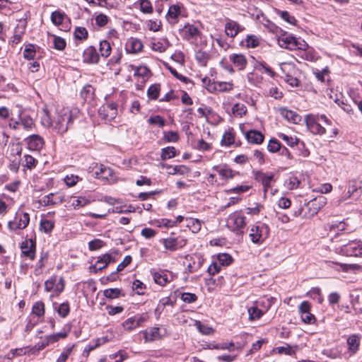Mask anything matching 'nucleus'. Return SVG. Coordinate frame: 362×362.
Returning <instances> with one entry per match:
<instances>
[{
    "instance_id": "11",
    "label": "nucleus",
    "mask_w": 362,
    "mask_h": 362,
    "mask_svg": "<svg viewBox=\"0 0 362 362\" xmlns=\"http://www.w3.org/2000/svg\"><path fill=\"white\" fill-rule=\"evenodd\" d=\"M146 317L142 315H136L128 318L122 323V327L127 331H132L140 327L146 321Z\"/></svg>"
},
{
    "instance_id": "49",
    "label": "nucleus",
    "mask_w": 362,
    "mask_h": 362,
    "mask_svg": "<svg viewBox=\"0 0 362 362\" xmlns=\"http://www.w3.org/2000/svg\"><path fill=\"white\" fill-rule=\"evenodd\" d=\"M54 222L47 219L41 220L40 224V229L44 233H50L54 228Z\"/></svg>"
},
{
    "instance_id": "15",
    "label": "nucleus",
    "mask_w": 362,
    "mask_h": 362,
    "mask_svg": "<svg viewBox=\"0 0 362 362\" xmlns=\"http://www.w3.org/2000/svg\"><path fill=\"white\" fill-rule=\"evenodd\" d=\"M116 259L112 255L106 253L102 256L98 257V260L93 266V268L97 270H103L106 268L111 262H115Z\"/></svg>"
},
{
    "instance_id": "52",
    "label": "nucleus",
    "mask_w": 362,
    "mask_h": 362,
    "mask_svg": "<svg viewBox=\"0 0 362 362\" xmlns=\"http://www.w3.org/2000/svg\"><path fill=\"white\" fill-rule=\"evenodd\" d=\"M36 54L35 47L34 45L29 44L27 45L23 51V57L27 59H33Z\"/></svg>"
},
{
    "instance_id": "35",
    "label": "nucleus",
    "mask_w": 362,
    "mask_h": 362,
    "mask_svg": "<svg viewBox=\"0 0 362 362\" xmlns=\"http://www.w3.org/2000/svg\"><path fill=\"white\" fill-rule=\"evenodd\" d=\"M187 226L192 230V233H198L201 230L202 221L197 219L189 218H187Z\"/></svg>"
},
{
    "instance_id": "8",
    "label": "nucleus",
    "mask_w": 362,
    "mask_h": 362,
    "mask_svg": "<svg viewBox=\"0 0 362 362\" xmlns=\"http://www.w3.org/2000/svg\"><path fill=\"white\" fill-rule=\"evenodd\" d=\"M273 298H267V307L265 309L259 308L256 304L255 306L250 307L247 309L249 320L255 321L259 320L272 306L273 303Z\"/></svg>"
},
{
    "instance_id": "19",
    "label": "nucleus",
    "mask_w": 362,
    "mask_h": 362,
    "mask_svg": "<svg viewBox=\"0 0 362 362\" xmlns=\"http://www.w3.org/2000/svg\"><path fill=\"white\" fill-rule=\"evenodd\" d=\"M27 144L30 150L39 151L44 145L43 139L37 134H33L27 138Z\"/></svg>"
},
{
    "instance_id": "50",
    "label": "nucleus",
    "mask_w": 362,
    "mask_h": 362,
    "mask_svg": "<svg viewBox=\"0 0 362 362\" xmlns=\"http://www.w3.org/2000/svg\"><path fill=\"white\" fill-rule=\"evenodd\" d=\"M89 203L90 201L83 197H76L71 200V206H74V209L86 206Z\"/></svg>"
},
{
    "instance_id": "22",
    "label": "nucleus",
    "mask_w": 362,
    "mask_h": 362,
    "mask_svg": "<svg viewBox=\"0 0 362 362\" xmlns=\"http://www.w3.org/2000/svg\"><path fill=\"white\" fill-rule=\"evenodd\" d=\"M95 175L98 179L109 180L112 178L113 170L103 165H100L95 170Z\"/></svg>"
},
{
    "instance_id": "13",
    "label": "nucleus",
    "mask_w": 362,
    "mask_h": 362,
    "mask_svg": "<svg viewBox=\"0 0 362 362\" xmlns=\"http://www.w3.org/2000/svg\"><path fill=\"white\" fill-rule=\"evenodd\" d=\"M320 204L316 199H312L305 204L304 218H310L316 215L320 209Z\"/></svg>"
},
{
    "instance_id": "63",
    "label": "nucleus",
    "mask_w": 362,
    "mask_h": 362,
    "mask_svg": "<svg viewBox=\"0 0 362 362\" xmlns=\"http://www.w3.org/2000/svg\"><path fill=\"white\" fill-rule=\"evenodd\" d=\"M80 180H81V178L78 176L73 175V174H71V175H67L65 177L64 182H65L66 185H68L69 187H73Z\"/></svg>"
},
{
    "instance_id": "21",
    "label": "nucleus",
    "mask_w": 362,
    "mask_h": 362,
    "mask_svg": "<svg viewBox=\"0 0 362 362\" xmlns=\"http://www.w3.org/2000/svg\"><path fill=\"white\" fill-rule=\"evenodd\" d=\"M229 59L240 71L245 69L247 63L245 56L243 54H232L229 56Z\"/></svg>"
},
{
    "instance_id": "60",
    "label": "nucleus",
    "mask_w": 362,
    "mask_h": 362,
    "mask_svg": "<svg viewBox=\"0 0 362 362\" xmlns=\"http://www.w3.org/2000/svg\"><path fill=\"white\" fill-rule=\"evenodd\" d=\"M74 36L78 40H85L88 37V31L83 27H77L74 31Z\"/></svg>"
},
{
    "instance_id": "9",
    "label": "nucleus",
    "mask_w": 362,
    "mask_h": 362,
    "mask_svg": "<svg viewBox=\"0 0 362 362\" xmlns=\"http://www.w3.org/2000/svg\"><path fill=\"white\" fill-rule=\"evenodd\" d=\"M212 170L216 171L220 178L223 181H228L230 179H233L235 175H238V172L233 170L226 164H221L214 165L212 167Z\"/></svg>"
},
{
    "instance_id": "17",
    "label": "nucleus",
    "mask_w": 362,
    "mask_h": 362,
    "mask_svg": "<svg viewBox=\"0 0 362 362\" xmlns=\"http://www.w3.org/2000/svg\"><path fill=\"white\" fill-rule=\"evenodd\" d=\"M243 30L236 21L228 20L225 25L226 34L230 37H234L238 33Z\"/></svg>"
},
{
    "instance_id": "42",
    "label": "nucleus",
    "mask_w": 362,
    "mask_h": 362,
    "mask_svg": "<svg viewBox=\"0 0 362 362\" xmlns=\"http://www.w3.org/2000/svg\"><path fill=\"white\" fill-rule=\"evenodd\" d=\"M166 168L170 170L168 173L170 175H185L188 172V168L185 165H167Z\"/></svg>"
},
{
    "instance_id": "4",
    "label": "nucleus",
    "mask_w": 362,
    "mask_h": 362,
    "mask_svg": "<svg viewBox=\"0 0 362 362\" xmlns=\"http://www.w3.org/2000/svg\"><path fill=\"white\" fill-rule=\"evenodd\" d=\"M318 115L309 114L305 117L307 129L314 135H323L326 133L325 127L318 122Z\"/></svg>"
},
{
    "instance_id": "16",
    "label": "nucleus",
    "mask_w": 362,
    "mask_h": 362,
    "mask_svg": "<svg viewBox=\"0 0 362 362\" xmlns=\"http://www.w3.org/2000/svg\"><path fill=\"white\" fill-rule=\"evenodd\" d=\"M296 40L293 35H282L278 39L279 45L285 49L290 50H295Z\"/></svg>"
},
{
    "instance_id": "44",
    "label": "nucleus",
    "mask_w": 362,
    "mask_h": 362,
    "mask_svg": "<svg viewBox=\"0 0 362 362\" xmlns=\"http://www.w3.org/2000/svg\"><path fill=\"white\" fill-rule=\"evenodd\" d=\"M217 262L221 266H228L232 263L233 258L227 253H222L218 255Z\"/></svg>"
},
{
    "instance_id": "51",
    "label": "nucleus",
    "mask_w": 362,
    "mask_h": 362,
    "mask_svg": "<svg viewBox=\"0 0 362 362\" xmlns=\"http://www.w3.org/2000/svg\"><path fill=\"white\" fill-rule=\"evenodd\" d=\"M33 314L37 315V317L43 316L45 314V305L42 302L38 301L36 302L32 308Z\"/></svg>"
},
{
    "instance_id": "64",
    "label": "nucleus",
    "mask_w": 362,
    "mask_h": 362,
    "mask_svg": "<svg viewBox=\"0 0 362 362\" xmlns=\"http://www.w3.org/2000/svg\"><path fill=\"white\" fill-rule=\"evenodd\" d=\"M164 139L168 142H177L179 140V135L176 132H164Z\"/></svg>"
},
{
    "instance_id": "34",
    "label": "nucleus",
    "mask_w": 362,
    "mask_h": 362,
    "mask_svg": "<svg viewBox=\"0 0 362 362\" xmlns=\"http://www.w3.org/2000/svg\"><path fill=\"white\" fill-rule=\"evenodd\" d=\"M247 112V107L244 104L237 103L232 107V113L235 117H242Z\"/></svg>"
},
{
    "instance_id": "56",
    "label": "nucleus",
    "mask_w": 362,
    "mask_h": 362,
    "mask_svg": "<svg viewBox=\"0 0 362 362\" xmlns=\"http://www.w3.org/2000/svg\"><path fill=\"white\" fill-rule=\"evenodd\" d=\"M281 146L280 142L275 139H270L267 145V149L271 153H276L279 151L281 149Z\"/></svg>"
},
{
    "instance_id": "54",
    "label": "nucleus",
    "mask_w": 362,
    "mask_h": 362,
    "mask_svg": "<svg viewBox=\"0 0 362 362\" xmlns=\"http://www.w3.org/2000/svg\"><path fill=\"white\" fill-rule=\"evenodd\" d=\"M121 291V289L117 288H108L103 291V294L107 298L114 299L118 298L120 296Z\"/></svg>"
},
{
    "instance_id": "59",
    "label": "nucleus",
    "mask_w": 362,
    "mask_h": 362,
    "mask_svg": "<svg viewBox=\"0 0 362 362\" xmlns=\"http://www.w3.org/2000/svg\"><path fill=\"white\" fill-rule=\"evenodd\" d=\"M54 47L58 50H63L66 47V42L64 38L58 36H54Z\"/></svg>"
},
{
    "instance_id": "32",
    "label": "nucleus",
    "mask_w": 362,
    "mask_h": 362,
    "mask_svg": "<svg viewBox=\"0 0 362 362\" xmlns=\"http://www.w3.org/2000/svg\"><path fill=\"white\" fill-rule=\"evenodd\" d=\"M180 13V8L178 5L170 6L166 15L167 20L171 23H175Z\"/></svg>"
},
{
    "instance_id": "41",
    "label": "nucleus",
    "mask_w": 362,
    "mask_h": 362,
    "mask_svg": "<svg viewBox=\"0 0 362 362\" xmlns=\"http://www.w3.org/2000/svg\"><path fill=\"white\" fill-rule=\"evenodd\" d=\"M99 51L102 57H109L111 53V45L110 42L107 40L101 41L100 43Z\"/></svg>"
},
{
    "instance_id": "5",
    "label": "nucleus",
    "mask_w": 362,
    "mask_h": 362,
    "mask_svg": "<svg viewBox=\"0 0 362 362\" xmlns=\"http://www.w3.org/2000/svg\"><path fill=\"white\" fill-rule=\"evenodd\" d=\"M227 226L233 231H240L246 226L245 217L240 211L229 215Z\"/></svg>"
},
{
    "instance_id": "1",
    "label": "nucleus",
    "mask_w": 362,
    "mask_h": 362,
    "mask_svg": "<svg viewBox=\"0 0 362 362\" xmlns=\"http://www.w3.org/2000/svg\"><path fill=\"white\" fill-rule=\"evenodd\" d=\"M78 113L79 110L76 108L64 107L52 116L48 110L44 109L41 117V124L45 127H52L59 134H64L68 130L74 119L78 117Z\"/></svg>"
},
{
    "instance_id": "24",
    "label": "nucleus",
    "mask_w": 362,
    "mask_h": 362,
    "mask_svg": "<svg viewBox=\"0 0 362 362\" xmlns=\"http://www.w3.org/2000/svg\"><path fill=\"white\" fill-rule=\"evenodd\" d=\"M246 139L250 144H260L263 142L264 136L259 131L250 130L245 134Z\"/></svg>"
},
{
    "instance_id": "7",
    "label": "nucleus",
    "mask_w": 362,
    "mask_h": 362,
    "mask_svg": "<svg viewBox=\"0 0 362 362\" xmlns=\"http://www.w3.org/2000/svg\"><path fill=\"white\" fill-rule=\"evenodd\" d=\"M341 252L346 256L362 257V244L350 242L341 247Z\"/></svg>"
},
{
    "instance_id": "18",
    "label": "nucleus",
    "mask_w": 362,
    "mask_h": 362,
    "mask_svg": "<svg viewBox=\"0 0 362 362\" xmlns=\"http://www.w3.org/2000/svg\"><path fill=\"white\" fill-rule=\"evenodd\" d=\"M64 201V196L59 192L50 193L43 197L42 202L45 206L57 205Z\"/></svg>"
},
{
    "instance_id": "23",
    "label": "nucleus",
    "mask_w": 362,
    "mask_h": 362,
    "mask_svg": "<svg viewBox=\"0 0 362 362\" xmlns=\"http://www.w3.org/2000/svg\"><path fill=\"white\" fill-rule=\"evenodd\" d=\"M184 38L187 40H197L198 35H199V31L198 28L190 24H187L185 25L182 29Z\"/></svg>"
},
{
    "instance_id": "43",
    "label": "nucleus",
    "mask_w": 362,
    "mask_h": 362,
    "mask_svg": "<svg viewBox=\"0 0 362 362\" xmlns=\"http://www.w3.org/2000/svg\"><path fill=\"white\" fill-rule=\"evenodd\" d=\"M65 16H66L64 12L56 11L52 13L51 21L54 25H59L62 24Z\"/></svg>"
},
{
    "instance_id": "30",
    "label": "nucleus",
    "mask_w": 362,
    "mask_h": 362,
    "mask_svg": "<svg viewBox=\"0 0 362 362\" xmlns=\"http://www.w3.org/2000/svg\"><path fill=\"white\" fill-rule=\"evenodd\" d=\"M154 282L161 286H165L168 281V276L165 271L152 272Z\"/></svg>"
},
{
    "instance_id": "47",
    "label": "nucleus",
    "mask_w": 362,
    "mask_h": 362,
    "mask_svg": "<svg viewBox=\"0 0 362 362\" xmlns=\"http://www.w3.org/2000/svg\"><path fill=\"white\" fill-rule=\"evenodd\" d=\"M81 95L86 101L91 100L93 95V88L90 85L85 86L81 91Z\"/></svg>"
},
{
    "instance_id": "3",
    "label": "nucleus",
    "mask_w": 362,
    "mask_h": 362,
    "mask_svg": "<svg viewBox=\"0 0 362 362\" xmlns=\"http://www.w3.org/2000/svg\"><path fill=\"white\" fill-rule=\"evenodd\" d=\"M30 222V215L27 212L18 210L13 220L8 222V228L10 231L23 230L25 228Z\"/></svg>"
},
{
    "instance_id": "6",
    "label": "nucleus",
    "mask_w": 362,
    "mask_h": 362,
    "mask_svg": "<svg viewBox=\"0 0 362 362\" xmlns=\"http://www.w3.org/2000/svg\"><path fill=\"white\" fill-rule=\"evenodd\" d=\"M298 313L300 315L302 321L308 325H313L316 319L311 313V304L308 301H303L298 306Z\"/></svg>"
},
{
    "instance_id": "46",
    "label": "nucleus",
    "mask_w": 362,
    "mask_h": 362,
    "mask_svg": "<svg viewBox=\"0 0 362 362\" xmlns=\"http://www.w3.org/2000/svg\"><path fill=\"white\" fill-rule=\"evenodd\" d=\"M160 90L159 84L151 85L147 90L148 98L152 100H156L159 95Z\"/></svg>"
},
{
    "instance_id": "53",
    "label": "nucleus",
    "mask_w": 362,
    "mask_h": 362,
    "mask_svg": "<svg viewBox=\"0 0 362 362\" xmlns=\"http://www.w3.org/2000/svg\"><path fill=\"white\" fill-rule=\"evenodd\" d=\"M235 141V136L230 132H226L223 136L221 144L222 146H230Z\"/></svg>"
},
{
    "instance_id": "55",
    "label": "nucleus",
    "mask_w": 362,
    "mask_h": 362,
    "mask_svg": "<svg viewBox=\"0 0 362 362\" xmlns=\"http://www.w3.org/2000/svg\"><path fill=\"white\" fill-rule=\"evenodd\" d=\"M148 122L153 125H158L159 127H163L165 124V120L160 115L150 117Z\"/></svg>"
},
{
    "instance_id": "31",
    "label": "nucleus",
    "mask_w": 362,
    "mask_h": 362,
    "mask_svg": "<svg viewBox=\"0 0 362 362\" xmlns=\"http://www.w3.org/2000/svg\"><path fill=\"white\" fill-rule=\"evenodd\" d=\"M280 71L281 74L284 75V78L295 74L296 71V66L294 64L291 62H283L279 64Z\"/></svg>"
},
{
    "instance_id": "20",
    "label": "nucleus",
    "mask_w": 362,
    "mask_h": 362,
    "mask_svg": "<svg viewBox=\"0 0 362 362\" xmlns=\"http://www.w3.org/2000/svg\"><path fill=\"white\" fill-rule=\"evenodd\" d=\"M83 57L84 61L89 63L95 64L99 61V54L93 46H89L84 50Z\"/></svg>"
},
{
    "instance_id": "48",
    "label": "nucleus",
    "mask_w": 362,
    "mask_h": 362,
    "mask_svg": "<svg viewBox=\"0 0 362 362\" xmlns=\"http://www.w3.org/2000/svg\"><path fill=\"white\" fill-rule=\"evenodd\" d=\"M260 38L255 35H247L246 38V46L247 47L255 48L260 43Z\"/></svg>"
},
{
    "instance_id": "39",
    "label": "nucleus",
    "mask_w": 362,
    "mask_h": 362,
    "mask_svg": "<svg viewBox=\"0 0 362 362\" xmlns=\"http://www.w3.org/2000/svg\"><path fill=\"white\" fill-rule=\"evenodd\" d=\"M278 136L279 139L284 140L286 142V144L291 147H293L294 146L298 145L300 143V140L296 137L288 136L284 133H279L278 134Z\"/></svg>"
},
{
    "instance_id": "61",
    "label": "nucleus",
    "mask_w": 362,
    "mask_h": 362,
    "mask_svg": "<svg viewBox=\"0 0 362 362\" xmlns=\"http://www.w3.org/2000/svg\"><path fill=\"white\" fill-rule=\"evenodd\" d=\"M69 305L67 302L60 304L57 309V313L62 317H66L69 315Z\"/></svg>"
},
{
    "instance_id": "40",
    "label": "nucleus",
    "mask_w": 362,
    "mask_h": 362,
    "mask_svg": "<svg viewBox=\"0 0 362 362\" xmlns=\"http://www.w3.org/2000/svg\"><path fill=\"white\" fill-rule=\"evenodd\" d=\"M129 51L133 53H138L141 52L143 49V44L140 40L138 39H131L129 42Z\"/></svg>"
},
{
    "instance_id": "10",
    "label": "nucleus",
    "mask_w": 362,
    "mask_h": 362,
    "mask_svg": "<svg viewBox=\"0 0 362 362\" xmlns=\"http://www.w3.org/2000/svg\"><path fill=\"white\" fill-rule=\"evenodd\" d=\"M35 240L32 238L27 239L21 244L23 255L31 260L35 257Z\"/></svg>"
},
{
    "instance_id": "14",
    "label": "nucleus",
    "mask_w": 362,
    "mask_h": 362,
    "mask_svg": "<svg viewBox=\"0 0 362 362\" xmlns=\"http://www.w3.org/2000/svg\"><path fill=\"white\" fill-rule=\"evenodd\" d=\"M255 179L262 183L264 188V192L267 191V189L270 187L271 182L274 180V174L272 173H263L262 171H257L255 174Z\"/></svg>"
},
{
    "instance_id": "2",
    "label": "nucleus",
    "mask_w": 362,
    "mask_h": 362,
    "mask_svg": "<svg viewBox=\"0 0 362 362\" xmlns=\"http://www.w3.org/2000/svg\"><path fill=\"white\" fill-rule=\"evenodd\" d=\"M269 235V228L265 223L257 222L252 225L249 236L251 241L255 244H262Z\"/></svg>"
},
{
    "instance_id": "28",
    "label": "nucleus",
    "mask_w": 362,
    "mask_h": 362,
    "mask_svg": "<svg viewBox=\"0 0 362 362\" xmlns=\"http://www.w3.org/2000/svg\"><path fill=\"white\" fill-rule=\"evenodd\" d=\"M348 349L351 354H354L358 350L360 346V337L357 334L349 336L346 341Z\"/></svg>"
},
{
    "instance_id": "27",
    "label": "nucleus",
    "mask_w": 362,
    "mask_h": 362,
    "mask_svg": "<svg viewBox=\"0 0 362 362\" xmlns=\"http://www.w3.org/2000/svg\"><path fill=\"white\" fill-rule=\"evenodd\" d=\"M279 112L281 115L288 122L296 124L300 121V116L294 111L286 107H281Z\"/></svg>"
},
{
    "instance_id": "37",
    "label": "nucleus",
    "mask_w": 362,
    "mask_h": 362,
    "mask_svg": "<svg viewBox=\"0 0 362 362\" xmlns=\"http://www.w3.org/2000/svg\"><path fill=\"white\" fill-rule=\"evenodd\" d=\"M26 28V22L25 20H20L19 23L17 25L15 29V33L13 35L14 41L19 42L21 39L22 35L24 33Z\"/></svg>"
},
{
    "instance_id": "26",
    "label": "nucleus",
    "mask_w": 362,
    "mask_h": 362,
    "mask_svg": "<svg viewBox=\"0 0 362 362\" xmlns=\"http://www.w3.org/2000/svg\"><path fill=\"white\" fill-rule=\"evenodd\" d=\"M18 117H20L21 126L23 127L24 129L30 130L35 126V123L33 119L30 116L23 113L21 110H18Z\"/></svg>"
},
{
    "instance_id": "45",
    "label": "nucleus",
    "mask_w": 362,
    "mask_h": 362,
    "mask_svg": "<svg viewBox=\"0 0 362 362\" xmlns=\"http://www.w3.org/2000/svg\"><path fill=\"white\" fill-rule=\"evenodd\" d=\"M195 58L202 66H205L209 59V54L206 52L199 50L196 52Z\"/></svg>"
},
{
    "instance_id": "12",
    "label": "nucleus",
    "mask_w": 362,
    "mask_h": 362,
    "mask_svg": "<svg viewBox=\"0 0 362 362\" xmlns=\"http://www.w3.org/2000/svg\"><path fill=\"white\" fill-rule=\"evenodd\" d=\"M117 105L109 103L101 107L99 110L100 115L106 120L114 119L117 115Z\"/></svg>"
},
{
    "instance_id": "33",
    "label": "nucleus",
    "mask_w": 362,
    "mask_h": 362,
    "mask_svg": "<svg viewBox=\"0 0 362 362\" xmlns=\"http://www.w3.org/2000/svg\"><path fill=\"white\" fill-rule=\"evenodd\" d=\"M233 88L230 82H214L213 90L219 92H229Z\"/></svg>"
},
{
    "instance_id": "62",
    "label": "nucleus",
    "mask_w": 362,
    "mask_h": 362,
    "mask_svg": "<svg viewBox=\"0 0 362 362\" xmlns=\"http://www.w3.org/2000/svg\"><path fill=\"white\" fill-rule=\"evenodd\" d=\"M335 103L346 112L350 114L352 112V107L350 104L347 103L346 100L337 99Z\"/></svg>"
},
{
    "instance_id": "25",
    "label": "nucleus",
    "mask_w": 362,
    "mask_h": 362,
    "mask_svg": "<svg viewBox=\"0 0 362 362\" xmlns=\"http://www.w3.org/2000/svg\"><path fill=\"white\" fill-rule=\"evenodd\" d=\"M146 341H153L160 339L162 337L158 327H151L143 332Z\"/></svg>"
},
{
    "instance_id": "57",
    "label": "nucleus",
    "mask_w": 362,
    "mask_h": 362,
    "mask_svg": "<svg viewBox=\"0 0 362 362\" xmlns=\"http://www.w3.org/2000/svg\"><path fill=\"white\" fill-rule=\"evenodd\" d=\"M278 14L281 16L282 19L291 25H295L296 23V20L294 16H291L288 11H278Z\"/></svg>"
},
{
    "instance_id": "58",
    "label": "nucleus",
    "mask_w": 362,
    "mask_h": 362,
    "mask_svg": "<svg viewBox=\"0 0 362 362\" xmlns=\"http://www.w3.org/2000/svg\"><path fill=\"white\" fill-rule=\"evenodd\" d=\"M74 346L75 345L73 344L66 347L61 354V355L59 356V357L57 358V362H65L68 358L69 356L71 354Z\"/></svg>"
},
{
    "instance_id": "36",
    "label": "nucleus",
    "mask_w": 362,
    "mask_h": 362,
    "mask_svg": "<svg viewBox=\"0 0 362 362\" xmlns=\"http://www.w3.org/2000/svg\"><path fill=\"white\" fill-rule=\"evenodd\" d=\"M161 243L163 244L164 247L170 251H175L177 250V242L176 238H168L162 239Z\"/></svg>"
},
{
    "instance_id": "29",
    "label": "nucleus",
    "mask_w": 362,
    "mask_h": 362,
    "mask_svg": "<svg viewBox=\"0 0 362 362\" xmlns=\"http://www.w3.org/2000/svg\"><path fill=\"white\" fill-rule=\"evenodd\" d=\"M170 46V43L165 38L151 42L152 49L158 52H165Z\"/></svg>"
},
{
    "instance_id": "38",
    "label": "nucleus",
    "mask_w": 362,
    "mask_h": 362,
    "mask_svg": "<svg viewBox=\"0 0 362 362\" xmlns=\"http://www.w3.org/2000/svg\"><path fill=\"white\" fill-rule=\"evenodd\" d=\"M176 156V150L173 146H168L162 148L160 158L162 160H168Z\"/></svg>"
}]
</instances>
